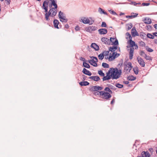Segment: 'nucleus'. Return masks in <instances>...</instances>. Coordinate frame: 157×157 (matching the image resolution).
<instances>
[{
  "label": "nucleus",
  "instance_id": "f257e3e1",
  "mask_svg": "<svg viewBox=\"0 0 157 157\" xmlns=\"http://www.w3.org/2000/svg\"><path fill=\"white\" fill-rule=\"evenodd\" d=\"M51 2L49 4V7H52V6H54L55 8H57L58 7L57 5V4L56 0H46L44 1L43 3V6L41 7L44 10L45 12H48V5L49 3V2Z\"/></svg>",
  "mask_w": 157,
  "mask_h": 157
},
{
  "label": "nucleus",
  "instance_id": "f03ea898",
  "mask_svg": "<svg viewBox=\"0 0 157 157\" xmlns=\"http://www.w3.org/2000/svg\"><path fill=\"white\" fill-rule=\"evenodd\" d=\"M111 74L113 75V79H117L119 78L122 73L121 69L118 70L117 68H112L110 69Z\"/></svg>",
  "mask_w": 157,
  "mask_h": 157
},
{
  "label": "nucleus",
  "instance_id": "7ed1b4c3",
  "mask_svg": "<svg viewBox=\"0 0 157 157\" xmlns=\"http://www.w3.org/2000/svg\"><path fill=\"white\" fill-rule=\"evenodd\" d=\"M145 25H143L142 24H139V26L142 27V26H144L142 28L143 29H150L152 28V27L150 25H147V24H149L151 23V20L149 17H145L143 20Z\"/></svg>",
  "mask_w": 157,
  "mask_h": 157
},
{
  "label": "nucleus",
  "instance_id": "20e7f679",
  "mask_svg": "<svg viewBox=\"0 0 157 157\" xmlns=\"http://www.w3.org/2000/svg\"><path fill=\"white\" fill-rule=\"evenodd\" d=\"M101 96L103 98L108 100L112 96L109 92L102 91Z\"/></svg>",
  "mask_w": 157,
  "mask_h": 157
},
{
  "label": "nucleus",
  "instance_id": "39448f33",
  "mask_svg": "<svg viewBox=\"0 0 157 157\" xmlns=\"http://www.w3.org/2000/svg\"><path fill=\"white\" fill-rule=\"evenodd\" d=\"M103 89V88L98 86H92L90 88L91 91H98V90H101Z\"/></svg>",
  "mask_w": 157,
  "mask_h": 157
},
{
  "label": "nucleus",
  "instance_id": "423d86ee",
  "mask_svg": "<svg viewBox=\"0 0 157 157\" xmlns=\"http://www.w3.org/2000/svg\"><path fill=\"white\" fill-rule=\"evenodd\" d=\"M95 59V60L94 59L89 60L88 62L91 65L94 67H97V62H98V59L97 58L96 59Z\"/></svg>",
  "mask_w": 157,
  "mask_h": 157
},
{
  "label": "nucleus",
  "instance_id": "0eeeda50",
  "mask_svg": "<svg viewBox=\"0 0 157 157\" xmlns=\"http://www.w3.org/2000/svg\"><path fill=\"white\" fill-rule=\"evenodd\" d=\"M82 22L84 24H89L90 25L92 24V21H90L88 18L83 17L81 19Z\"/></svg>",
  "mask_w": 157,
  "mask_h": 157
},
{
  "label": "nucleus",
  "instance_id": "6e6552de",
  "mask_svg": "<svg viewBox=\"0 0 157 157\" xmlns=\"http://www.w3.org/2000/svg\"><path fill=\"white\" fill-rule=\"evenodd\" d=\"M110 41L112 43V45H116L118 44V40L116 38L111 37Z\"/></svg>",
  "mask_w": 157,
  "mask_h": 157
},
{
  "label": "nucleus",
  "instance_id": "1a4fd4ad",
  "mask_svg": "<svg viewBox=\"0 0 157 157\" xmlns=\"http://www.w3.org/2000/svg\"><path fill=\"white\" fill-rule=\"evenodd\" d=\"M129 44L130 45V47H133L134 46H135V48H133V49H137L138 48V47L137 45V44H135V42L132 40V39H130L129 41Z\"/></svg>",
  "mask_w": 157,
  "mask_h": 157
},
{
  "label": "nucleus",
  "instance_id": "9d476101",
  "mask_svg": "<svg viewBox=\"0 0 157 157\" xmlns=\"http://www.w3.org/2000/svg\"><path fill=\"white\" fill-rule=\"evenodd\" d=\"M51 9H50V11H52V17H54L55 16L57 13V10H56L57 8H55V7H50Z\"/></svg>",
  "mask_w": 157,
  "mask_h": 157
},
{
  "label": "nucleus",
  "instance_id": "9b49d317",
  "mask_svg": "<svg viewBox=\"0 0 157 157\" xmlns=\"http://www.w3.org/2000/svg\"><path fill=\"white\" fill-rule=\"evenodd\" d=\"M137 59L139 63L140 64L142 67H144L145 66V62L144 60L142 59V58L140 57L137 58Z\"/></svg>",
  "mask_w": 157,
  "mask_h": 157
},
{
  "label": "nucleus",
  "instance_id": "f8f14e48",
  "mask_svg": "<svg viewBox=\"0 0 157 157\" xmlns=\"http://www.w3.org/2000/svg\"><path fill=\"white\" fill-rule=\"evenodd\" d=\"M142 157H150L151 155L148 151H143L141 153Z\"/></svg>",
  "mask_w": 157,
  "mask_h": 157
},
{
  "label": "nucleus",
  "instance_id": "ddd939ff",
  "mask_svg": "<svg viewBox=\"0 0 157 157\" xmlns=\"http://www.w3.org/2000/svg\"><path fill=\"white\" fill-rule=\"evenodd\" d=\"M120 55V54L117 53L116 52H113L111 56L110 57L112 58V60H114L116 58L118 57Z\"/></svg>",
  "mask_w": 157,
  "mask_h": 157
},
{
  "label": "nucleus",
  "instance_id": "4468645a",
  "mask_svg": "<svg viewBox=\"0 0 157 157\" xmlns=\"http://www.w3.org/2000/svg\"><path fill=\"white\" fill-rule=\"evenodd\" d=\"M83 73L88 76H91L92 75L91 73L89 71L86 70L85 68H84L82 70Z\"/></svg>",
  "mask_w": 157,
  "mask_h": 157
},
{
  "label": "nucleus",
  "instance_id": "2eb2a0df",
  "mask_svg": "<svg viewBox=\"0 0 157 157\" xmlns=\"http://www.w3.org/2000/svg\"><path fill=\"white\" fill-rule=\"evenodd\" d=\"M90 46L91 47L94 49L96 51H98L99 50V46L95 43H92Z\"/></svg>",
  "mask_w": 157,
  "mask_h": 157
},
{
  "label": "nucleus",
  "instance_id": "dca6fc26",
  "mask_svg": "<svg viewBox=\"0 0 157 157\" xmlns=\"http://www.w3.org/2000/svg\"><path fill=\"white\" fill-rule=\"evenodd\" d=\"M89 78L96 81H98L100 79L99 77L96 76H90L89 77Z\"/></svg>",
  "mask_w": 157,
  "mask_h": 157
},
{
  "label": "nucleus",
  "instance_id": "f3484780",
  "mask_svg": "<svg viewBox=\"0 0 157 157\" xmlns=\"http://www.w3.org/2000/svg\"><path fill=\"white\" fill-rule=\"evenodd\" d=\"M138 14L136 13H131V15H128L126 16V17L129 18L130 19H132L133 18H135L137 16Z\"/></svg>",
  "mask_w": 157,
  "mask_h": 157
},
{
  "label": "nucleus",
  "instance_id": "a211bd4d",
  "mask_svg": "<svg viewBox=\"0 0 157 157\" xmlns=\"http://www.w3.org/2000/svg\"><path fill=\"white\" fill-rule=\"evenodd\" d=\"M59 23L58 21L56 19H55L53 21L54 26L55 28L59 29L58 25Z\"/></svg>",
  "mask_w": 157,
  "mask_h": 157
},
{
  "label": "nucleus",
  "instance_id": "6ab92c4d",
  "mask_svg": "<svg viewBox=\"0 0 157 157\" xmlns=\"http://www.w3.org/2000/svg\"><path fill=\"white\" fill-rule=\"evenodd\" d=\"M101 40L103 42H104L105 44H108L109 39L106 37H102Z\"/></svg>",
  "mask_w": 157,
  "mask_h": 157
},
{
  "label": "nucleus",
  "instance_id": "aec40b11",
  "mask_svg": "<svg viewBox=\"0 0 157 157\" xmlns=\"http://www.w3.org/2000/svg\"><path fill=\"white\" fill-rule=\"evenodd\" d=\"M133 31L134 30H131ZM134 31H132L131 32V34L133 37H134L136 36H139V34L136 31V30H134Z\"/></svg>",
  "mask_w": 157,
  "mask_h": 157
},
{
  "label": "nucleus",
  "instance_id": "412c9836",
  "mask_svg": "<svg viewBox=\"0 0 157 157\" xmlns=\"http://www.w3.org/2000/svg\"><path fill=\"white\" fill-rule=\"evenodd\" d=\"M117 46H113L109 48V50L111 52H114L117 49Z\"/></svg>",
  "mask_w": 157,
  "mask_h": 157
},
{
  "label": "nucleus",
  "instance_id": "4be33fe9",
  "mask_svg": "<svg viewBox=\"0 0 157 157\" xmlns=\"http://www.w3.org/2000/svg\"><path fill=\"white\" fill-rule=\"evenodd\" d=\"M89 83L87 81L81 82L79 84L81 86H86L89 85Z\"/></svg>",
  "mask_w": 157,
  "mask_h": 157
},
{
  "label": "nucleus",
  "instance_id": "5701e85b",
  "mask_svg": "<svg viewBox=\"0 0 157 157\" xmlns=\"http://www.w3.org/2000/svg\"><path fill=\"white\" fill-rule=\"evenodd\" d=\"M136 79V78L133 76L132 75L128 76L127 78V79L128 81H134Z\"/></svg>",
  "mask_w": 157,
  "mask_h": 157
},
{
  "label": "nucleus",
  "instance_id": "b1692460",
  "mask_svg": "<svg viewBox=\"0 0 157 157\" xmlns=\"http://www.w3.org/2000/svg\"><path fill=\"white\" fill-rule=\"evenodd\" d=\"M146 34L144 33H141L140 34V37L143 39H146L147 38Z\"/></svg>",
  "mask_w": 157,
  "mask_h": 157
},
{
  "label": "nucleus",
  "instance_id": "393cba45",
  "mask_svg": "<svg viewBox=\"0 0 157 157\" xmlns=\"http://www.w3.org/2000/svg\"><path fill=\"white\" fill-rule=\"evenodd\" d=\"M110 71H110V70H109L108 72L106 73V74H107L108 75V80L111 79V78H112L113 79V75H112V74L110 75V74H111V72Z\"/></svg>",
  "mask_w": 157,
  "mask_h": 157
},
{
  "label": "nucleus",
  "instance_id": "a878e982",
  "mask_svg": "<svg viewBox=\"0 0 157 157\" xmlns=\"http://www.w3.org/2000/svg\"><path fill=\"white\" fill-rule=\"evenodd\" d=\"M132 27V24L131 23L126 24V29H130Z\"/></svg>",
  "mask_w": 157,
  "mask_h": 157
},
{
  "label": "nucleus",
  "instance_id": "bb28decb",
  "mask_svg": "<svg viewBox=\"0 0 157 157\" xmlns=\"http://www.w3.org/2000/svg\"><path fill=\"white\" fill-rule=\"evenodd\" d=\"M100 34H105L107 33V30H98Z\"/></svg>",
  "mask_w": 157,
  "mask_h": 157
},
{
  "label": "nucleus",
  "instance_id": "cd10ccee",
  "mask_svg": "<svg viewBox=\"0 0 157 157\" xmlns=\"http://www.w3.org/2000/svg\"><path fill=\"white\" fill-rule=\"evenodd\" d=\"M102 91H94L93 94L95 96L100 95L101 96L102 93Z\"/></svg>",
  "mask_w": 157,
  "mask_h": 157
},
{
  "label": "nucleus",
  "instance_id": "c85d7f7f",
  "mask_svg": "<svg viewBox=\"0 0 157 157\" xmlns=\"http://www.w3.org/2000/svg\"><path fill=\"white\" fill-rule=\"evenodd\" d=\"M83 66L84 67L87 68H89L90 67V66L89 64L85 62H83Z\"/></svg>",
  "mask_w": 157,
  "mask_h": 157
},
{
  "label": "nucleus",
  "instance_id": "c756f323",
  "mask_svg": "<svg viewBox=\"0 0 157 157\" xmlns=\"http://www.w3.org/2000/svg\"><path fill=\"white\" fill-rule=\"evenodd\" d=\"M154 35H152L150 33H148L147 34V37H148L150 39H153L154 38Z\"/></svg>",
  "mask_w": 157,
  "mask_h": 157
},
{
  "label": "nucleus",
  "instance_id": "7c9ffc66",
  "mask_svg": "<svg viewBox=\"0 0 157 157\" xmlns=\"http://www.w3.org/2000/svg\"><path fill=\"white\" fill-rule=\"evenodd\" d=\"M144 57L146 60H152V58L150 56H147L146 54H145V56Z\"/></svg>",
  "mask_w": 157,
  "mask_h": 157
},
{
  "label": "nucleus",
  "instance_id": "2f4dec72",
  "mask_svg": "<svg viewBox=\"0 0 157 157\" xmlns=\"http://www.w3.org/2000/svg\"><path fill=\"white\" fill-rule=\"evenodd\" d=\"M104 90L106 91V92H108L109 93L112 94V92L110 89L108 87H106L105 88Z\"/></svg>",
  "mask_w": 157,
  "mask_h": 157
},
{
  "label": "nucleus",
  "instance_id": "473e14b6",
  "mask_svg": "<svg viewBox=\"0 0 157 157\" xmlns=\"http://www.w3.org/2000/svg\"><path fill=\"white\" fill-rule=\"evenodd\" d=\"M102 66L104 68H108L109 67V65L106 63H102Z\"/></svg>",
  "mask_w": 157,
  "mask_h": 157
},
{
  "label": "nucleus",
  "instance_id": "72a5a7b5",
  "mask_svg": "<svg viewBox=\"0 0 157 157\" xmlns=\"http://www.w3.org/2000/svg\"><path fill=\"white\" fill-rule=\"evenodd\" d=\"M115 86L116 87L119 88H121L123 87V85L120 84L119 83H116L115 84Z\"/></svg>",
  "mask_w": 157,
  "mask_h": 157
},
{
  "label": "nucleus",
  "instance_id": "f704fd0d",
  "mask_svg": "<svg viewBox=\"0 0 157 157\" xmlns=\"http://www.w3.org/2000/svg\"><path fill=\"white\" fill-rule=\"evenodd\" d=\"M98 57L99 58V59H101V60H102L104 57V56L103 53H101L98 56Z\"/></svg>",
  "mask_w": 157,
  "mask_h": 157
},
{
  "label": "nucleus",
  "instance_id": "c9c22d12",
  "mask_svg": "<svg viewBox=\"0 0 157 157\" xmlns=\"http://www.w3.org/2000/svg\"><path fill=\"white\" fill-rule=\"evenodd\" d=\"M81 24H82V23H79V24L77 25L75 28V29H80L82 28L81 27H80V26H81Z\"/></svg>",
  "mask_w": 157,
  "mask_h": 157
},
{
  "label": "nucleus",
  "instance_id": "e433bc0d",
  "mask_svg": "<svg viewBox=\"0 0 157 157\" xmlns=\"http://www.w3.org/2000/svg\"><path fill=\"white\" fill-rule=\"evenodd\" d=\"M109 50L108 51H104L102 53H103L104 56H108L109 52Z\"/></svg>",
  "mask_w": 157,
  "mask_h": 157
},
{
  "label": "nucleus",
  "instance_id": "4c0bfd02",
  "mask_svg": "<svg viewBox=\"0 0 157 157\" xmlns=\"http://www.w3.org/2000/svg\"><path fill=\"white\" fill-rule=\"evenodd\" d=\"M63 17H59V18L60 19V21L62 22L64 21L67 22V19L65 18H63Z\"/></svg>",
  "mask_w": 157,
  "mask_h": 157
},
{
  "label": "nucleus",
  "instance_id": "58836bf2",
  "mask_svg": "<svg viewBox=\"0 0 157 157\" xmlns=\"http://www.w3.org/2000/svg\"><path fill=\"white\" fill-rule=\"evenodd\" d=\"M111 56V55H110L109 56H105V58L106 59H109V60L110 61H113L112 58L110 57V56Z\"/></svg>",
  "mask_w": 157,
  "mask_h": 157
},
{
  "label": "nucleus",
  "instance_id": "ea45409f",
  "mask_svg": "<svg viewBox=\"0 0 157 157\" xmlns=\"http://www.w3.org/2000/svg\"><path fill=\"white\" fill-rule=\"evenodd\" d=\"M98 74L101 76H105L104 73L102 71L100 70L98 71Z\"/></svg>",
  "mask_w": 157,
  "mask_h": 157
},
{
  "label": "nucleus",
  "instance_id": "a19ab883",
  "mask_svg": "<svg viewBox=\"0 0 157 157\" xmlns=\"http://www.w3.org/2000/svg\"><path fill=\"white\" fill-rule=\"evenodd\" d=\"M139 43L140 46L142 47H144L145 45V44L144 42L142 41H139Z\"/></svg>",
  "mask_w": 157,
  "mask_h": 157
},
{
  "label": "nucleus",
  "instance_id": "79ce46f5",
  "mask_svg": "<svg viewBox=\"0 0 157 157\" xmlns=\"http://www.w3.org/2000/svg\"><path fill=\"white\" fill-rule=\"evenodd\" d=\"M133 70L134 73L136 75H137L138 74V72H139V70L137 67L136 68H134L133 69Z\"/></svg>",
  "mask_w": 157,
  "mask_h": 157
},
{
  "label": "nucleus",
  "instance_id": "37998d69",
  "mask_svg": "<svg viewBox=\"0 0 157 157\" xmlns=\"http://www.w3.org/2000/svg\"><path fill=\"white\" fill-rule=\"evenodd\" d=\"M146 49L147 50L148 52H151L153 51V49L150 48H149L148 47H147L146 48Z\"/></svg>",
  "mask_w": 157,
  "mask_h": 157
},
{
  "label": "nucleus",
  "instance_id": "c03bdc74",
  "mask_svg": "<svg viewBox=\"0 0 157 157\" xmlns=\"http://www.w3.org/2000/svg\"><path fill=\"white\" fill-rule=\"evenodd\" d=\"M103 76L104 77H103V78H102L103 81L108 80L107 74L106 76Z\"/></svg>",
  "mask_w": 157,
  "mask_h": 157
},
{
  "label": "nucleus",
  "instance_id": "a18cd8bd",
  "mask_svg": "<svg viewBox=\"0 0 157 157\" xmlns=\"http://www.w3.org/2000/svg\"><path fill=\"white\" fill-rule=\"evenodd\" d=\"M101 26L102 27H107L106 23L105 22H102V24L101 25Z\"/></svg>",
  "mask_w": 157,
  "mask_h": 157
},
{
  "label": "nucleus",
  "instance_id": "49530a36",
  "mask_svg": "<svg viewBox=\"0 0 157 157\" xmlns=\"http://www.w3.org/2000/svg\"><path fill=\"white\" fill-rule=\"evenodd\" d=\"M131 69V68H128L127 65H126L124 67V70L126 71H128L129 72H130Z\"/></svg>",
  "mask_w": 157,
  "mask_h": 157
},
{
  "label": "nucleus",
  "instance_id": "de8ad7c7",
  "mask_svg": "<svg viewBox=\"0 0 157 157\" xmlns=\"http://www.w3.org/2000/svg\"><path fill=\"white\" fill-rule=\"evenodd\" d=\"M146 54L145 52L143 51H141L140 52V55L144 57L145 55Z\"/></svg>",
  "mask_w": 157,
  "mask_h": 157
},
{
  "label": "nucleus",
  "instance_id": "09e8293b",
  "mask_svg": "<svg viewBox=\"0 0 157 157\" xmlns=\"http://www.w3.org/2000/svg\"><path fill=\"white\" fill-rule=\"evenodd\" d=\"M109 12L112 14L113 15H117V13L113 10H109Z\"/></svg>",
  "mask_w": 157,
  "mask_h": 157
},
{
  "label": "nucleus",
  "instance_id": "8fccbe9b",
  "mask_svg": "<svg viewBox=\"0 0 157 157\" xmlns=\"http://www.w3.org/2000/svg\"><path fill=\"white\" fill-rule=\"evenodd\" d=\"M126 65H127V66L128 68L131 69V68L132 67V63L131 62H128V63Z\"/></svg>",
  "mask_w": 157,
  "mask_h": 157
},
{
  "label": "nucleus",
  "instance_id": "3c124183",
  "mask_svg": "<svg viewBox=\"0 0 157 157\" xmlns=\"http://www.w3.org/2000/svg\"><path fill=\"white\" fill-rule=\"evenodd\" d=\"M87 29H92V30L96 29V28L95 27H94V26H92V27L89 26V27H88V28Z\"/></svg>",
  "mask_w": 157,
  "mask_h": 157
},
{
  "label": "nucleus",
  "instance_id": "603ef678",
  "mask_svg": "<svg viewBox=\"0 0 157 157\" xmlns=\"http://www.w3.org/2000/svg\"><path fill=\"white\" fill-rule=\"evenodd\" d=\"M63 13L61 11H60L59 12V14L58 15L59 17H59H62L63 15Z\"/></svg>",
  "mask_w": 157,
  "mask_h": 157
},
{
  "label": "nucleus",
  "instance_id": "864d4df0",
  "mask_svg": "<svg viewBox=\"0 0 157 157\" xmlns=\"http://www.w3.org/2000/svg\"><path fill=\"white\" fill-rule=\"evenodd\" d=\"M82 80H86L87 78V76L85 75H82Z\"/></svg>",
  "mask_w": 157,
  "mask_h": 157
},
{
  "label": "nucleus",
  "instance_id": "5fc2aeb1",
  "mask_svg": "<svg viewBox=\"0 0 157 157\" xmlns=\"http://www.w3.org/2000/svg\"><path fill=\"white\" fill-rule=\"evenodd\" d=\"M126 35L130 39V40L132 39V37L131 35L130 34H129L128 33H126Z\"/></svg>",
  "mask_w": 157,
  "mask_h": 157
},
{
  "label": "nucleus",
  "instance_id": "6e6d98bb",
  "mask_svg": "<svg viewBox=\"0 0 157 157\" xmlns=\"http://www.w3.org/2000/svg\"><path fill=\"white\" fill-rule=\"evenodd\" d=\"M150 4V3H142V5L144 6H148Z\"/></svg>",
  "mask_w": 157,
  "mask_h": 157
},
{
  "label": "nucleus",
  "instance_id": "4d7b16f0",
  "mask_svg": "<svg viewBox=\"0 0 157 157\" xmlns=\"http://www.w3.org/2000/svg\"><path fill=\"white\" fill-rule=\"evenodd\" d=\"M45 16L46 20H48V17L49 16L47 15V12H46Z\"/></svg>",
  "mask_w": 157,
  "mask_h": 157
},
{
  "label": "nucleus",
  "instance_id": "13d9d810",
  "mask_svg": "<svg viewBox=\"0 0 157 157\" xmlns=\"http://www.w3.org/2000/svg\"><path fill=\"white\" fill-rule=\"evenodd\" d=\"M103 11L104 10L101 8L100 7L98 9V11L100 13L102 14V12H103Z\"/></svg>",
  "mask_w": 157,
  "mask_h": 157
},
{
  "label": "nucleus",
  "instance_id": "bf43d9fd",
  "mask_svg": "<svg viewBox=\"0 0 157 157\" xmlns=\"http://www.w3.org/2000/svg\"><path fill=\"white\" fill-rule=\"evenodd\" d=\"M80 59L81 60H82V61H83V62H85V61H86V59L85 58H83V57H80Z\"/></svg>",
  "mask_w": 157,
  "mask_h": 157
},
{
  "label": "nucleus",
  "instance_id": "052dcab7",
  "mask_svg": "<svg viewBox=\"0 0 157 157\" xmlns=\"http://www.w3.org/2000/svg\"><path fill=\"white\" fill-rule=\"evenodd\" d=\"M123 64V63L121 62V63H120L118 64V65H117V67L119 68V69H120V67H121V66Z\"/></svg>",
  "mask_w": 157,
  "mask_h": 157
},
{
  "label": "nucleus",
  "instance_id": "680f3d73",
  "mask_svg": "<svg viewBox=\"0 0 157 157\" xmlns=\"http://www.w3.org/2000/svg\"><path fill=\"white\" fill-rule=\"evenodd\" d=\"M129 59H132L133 58V54H131L129 53Z\"/></svg>",
  "mask_w": 157,
  "mask_h": 157
},
{
  "label": "nucleus",
  "instance_id": "e2e57ef3",
  "mask_svg": "<svg viewBox=\"0 0 157 157\" xmlns=\"http://www.w3.org/2000/svg\"><path fill=\"white\" fill-rule=\"evenodd\" d=\"M133 52L134 50H133V49L132 48H131L129 52V54H133Z\"/></svg>",
  "mask_w": 157,
  "mask_h": 157
},
{
  "label": "nucleus",
  "instance_id": "0e129e2a",
  "mask_svg": "<svg viewBox=\"0 0 157 157\" xmlns=\"http://www.w3.org/2000/svg\"><path fill=\"white\" fill-rule=\"evenodd\" d=\"M52 12L50 11V10L48 12V13H47V15L49 16H51L52 17Z\"/></svg>",
  "mask_w": 157,
  "mask_h": 157
},
{
  "label": "nucleus",
  "instance_id": "69168bd1",
  "mask_svg": "<svg viewBox=\"0 0 157 157\" xmlns=\"http://www.w3.org/2000/svg\"><path fill=\"white\" fill-rule=\"evenodd\" d=\"M149 151H150V152L152 153L153 152V149L151 148L149 149Z\"/></svg>",
  "mask_w": 157,
  "mask_h": 157
},
{
  "label": "nucleus",
  "instance_id": "338daca9",
  "mask_svg": "<svg viewBox=\"0 0 157 157\" xmlns=\"http://www.w3.org/2000/svg\"><path fill=\"white\" fill-rule=\"evenodd\" d=\"M7 2V5H9L10 2V0H5Z\"/></svg>",
  "mask_w": 157,
  "mask_h": 157
},
{
  "label": "nucleus",
  "instance_id": "774afa93",
  "mask_svg": "<svg viewBox=\"0 0 157 157\" xmlns=\"http://www.w3.org/2000/svg\"><path fill=\"white\" fill-rule=\"evenodd\" d=\"M123 83L126 84H128L129 82L128 81H124L123 82Z\"/></svg>",
  "mask_w": 157,
  "mask_h": 157
}]
</instances>
